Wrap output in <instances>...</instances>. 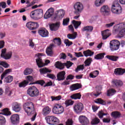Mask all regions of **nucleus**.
Segmentation results:
<instances>
[{"mask_svg": "<svg viewBox=\"0 0 125 125\" xmlns=\"http://www.w3.org/2000/svg\"><path fill=\"white\" fill-rule=\"evenodd\" d=\"M21 104L18 103H14L12 105V109L16 113H19L21 111Z\"/></svg>", "mask_w": 125, "mask_h": 125, "instance_id": "f3484780", "label": "nucleus"}, {"mask_svg": "<svg viewBox=\"0 0 125 125\" xmlns=\"http://www.w3.org/2000/svg\"><path fill=\"white\" fill-rule=\"evenodd\" d=\"M111 117H112V118H114V119H119L121 118L122 114H121V112L118 111H116L112 112L111 114Z\"/></svg>", "mask_w": 125, "mask_h": 125, "instance_id": "c756f323", "label": "nucleus"}, {"mask_svg": "<svg viewBox=\"0 0 125 125\" xmlns=\"http://www.w3.org/2000/svg\"><path fill=\"white\" fill-rule=\"evenodd\" d=\"M120 41L117 40H113L110 42V48L112 51L118 50L120 48Z\"/></svg>", "mask_w": 125, "mask_h": 125, "instance_id": "9d476101", "label": "nucleus"}, {"mask_svg": "<svg viewBox=\"0 0 125 125\" xmlns=\"http://www.w3.org/2000/svg\"><path fill=\"white\" fill-rule=\"evenodd\" d=\"M83 54L85 57H88V56H92L94 54V52L92 51L91 50L88 49L86 51L83 52Z\"/></svg>", "mask_w": 125, "mask_h": 125, "instance_id": "2f4dec72", "label": "nucleus"}, {"mask_svg": "<svg viewBox=\"0 0 125 125\" xmlns=\"http://www.w3.org/2000/svg\"><path fill=\"white\" fill-rule=\"evenodd\" d=\"M53 42L56 44L57 43L59 46L61 45V43H62V42L61 41V39H60V38H54L53 40Z\"/></svg>", "mask_w": 125, "mask_h": 125, "instance_id": "a18cd8bd", "label": "nucleus"}, {"mask_svg": "<svg viewBox=\"0 0 125 125\" xmlns=\"http://www.w3.org/2000/svg\"><path fill=\"white\" fill-rule=\"evenodd\" d=\"M106 58H107V59H109V60H111L114 62H117V61H118V59H119V57L113 55H107Z\"/></svg>", "mask_w": 125, "mask_h": 125, "instance_id": "473e14b6", "label": "nucleus"}, {"mask_svg": "<svg viewBox=\"0 0 125 125\" xmlns=\"http://www.w3.org/2000/svg\"><path fill=\"white\" fill-rule=\"evenodd\" d=\"M61 98H62V97L60 95L58 96L57 97H51V99H52L51 101H59V100H61Z\"/></svg>", "mask_w": 125, "mask_h": 125, "instance_id": "6e6d98bb", "label": "nucleus"}, {"mask_svg": "<svg viewBox=\"0 0 125 125\" xmlns=\"http://www.w3.org/2000/svg\"><path fill=\"white\" fill-rule=\"evenodd\" d=\"M104 55H106V53H99L95 55L94 56V58L95 59H96V60H100L104 58Z\"/></svg>", "mask_w": 125, "mask_h": 125, "instance_id": "f704fd0d", "label": "nucleus"}, {"mask_svg": "<svg viewBox=\"0 0 125 125\" xmlns=\"http://www.w3.org/2000/svg\"><path fill=\"white\" fill-rule=\"evenodd\" d=\"M73 7L74 9V14H79V13H82V12L83 10V5L80 2L75 3Z\"/></svg>", "mask_w": 125, "mask_h": 125, "instance_id": "1a4fd4ad", "label": "nucleus"}, {"mask_svg": "<svg viewBox=\"0 0 125 125\" xmlns=\"http://www.w3.org/2000/svg\"><path fill=\"white\" fill-rule=\"evenodd\" d=\"M109 29H106L102 32L103 40H106V39H108L110 37L111 35L110 34V32H109Z\"/></svg>", "mask_w": 125, "mask_h": 125, "instance_id": "b1692460", "label": "nucleus"}, {"mask_svg": "<svg viewBox=\"0 0 125 125\" xmlns=\"http://www.w3.org/2000/svg\"><path fill=\"white\" fill-rule=\"evenodd\" d=\"M26 26L28 29L29 30H33V21H29L27 22L26 24Z\"/></svg>", "mask_w": 125, "mask_h": 125, "instance_id": "4d7b16f0", "label": "nucleus"}, {"mask_svg": "<svg viewBox=\"0 0 125 125\" xmlns=\"http://www.w3.org/2000/svg\"><path fill=\"white\" fill-rule=\"evenodd\" d=\"M64 43L66 44V46H70V45L73 44V42H70L68 39H65L64 40Z\"/></svg>", "mask_w": 125, "mask_h": 125, "instance_id": "0e129e2a", "label": "nucleus"}, {"mask_svg": "<svg viewBox=\"0 0 125 125\" xmlns=\"http://www.w3.org/2000/svg\"><path fill=\"white\" fill-rule=\"evenodd\" d=\"M66 75V72L65 71H62L59 72L57 75V78L58 81L60 82L61 81H64L65 80V75Z\"/></svg>", "mask_w": 125, "mask_h": 125, "instance_id": "4be33fe9", "label": "nucleus"}, {"mask_svg": "<svg viewBox=\"0 0 125 125\" xmlns=\"http://www.w3.org/2000/svg\"><path fill=\"white\" fill-rule=\"evenodd\" d=\"M13 81V77L12 76L9 75L4 78V83H12Z\"/></svg>", "mask_w": 125, "mask_h": 125, "instance_id": "72a5a7b5", "label": "nucleus"}, {"mask_svg": "<svg viewBox=\"0 0 125 125\" xmlns=\"http://www.w3.org/2000/svg\"><path fill=\"white\" fill-rule=\"evenodd\" d=\"M74 64V63L71 62L70 61H67L66 62H63L64 67L66 66L67 69H69L70 67Z\"/></svg>", "mask_w": 125, "mask_h": 125, "instance_id": "603ef678", "label": "nucleus"}, {"mask_svg": "<svg viewBox=\"0 0 125 125\" xmlns=\"http://www.w3.org/2000/svg\"><path fill=\"white\" fill-rule=\"evenodd\" d=\"M111 11L115 14H121L122 13V7L119 3L118 0H115L113 2L111 6Z\"/></svg>", "mask_w": 125, "mask_h": 125, "instance_id": "39448f33", "label": "nucleus"}, {"mask_svg": "<svg viewBox=\"0 0 125 125\" xmlns=\"http://www.w3.org/2000/svg\"><path fill=\"white\" fill-rule=\"evenodd\" d=\"M80 88H82V85L79 83L73 84L70 87V89L71 91L80 89Z\"/></svg>", "mask_w": 125, "mask_h": 125, "instance_id": "393cba45", "label": "nucleus"}, {"mask_svg": "<svg viewBox=\"0 0 125 125\" xmlns=\"http://www.w3.org/2000/svg\"><path fill=\"white\" fill-rule=\"evenodd\" d=\"M73 109L76 114H80L83 110V104L82 103H76L73 106Z\"/></svg>", "mask_w": 125, "mask_h": 125, "instance_id": "9b49d317", "label": "nucleus"}, {"mask_svg": "<svg viewBox=\"0 0 125 125\" xmlns=\"http://www.w3.org/2000/svg\"><path fill=\"white\" fill-rule=\"evenodd\" d=\"M54 44L51 43L46 49V53L47 56L52 57L53 56V48Z\"/></svg>", "mask_w": 125, "mask_h": 125, "instance_id": "dca6fc26", "label": "nucleus"}, {"mask_svg": "<svg viewBox=\"0 0 125 125\" xmlns=\"http://www.w3.org/2000/svg\"><path fill=\"white\" fill-rule=\"evenodd\" d=\"M116 90L114 89H109L107 91V96H112L114 95L116 93Z\"/></svg>", "mask_w": 125, "mask_h": 125, "instance_id": "8fccbe9b", "label": "nucleus"}, {"mask_svg": "<svg viewBox=\"0 0 125 125\" xmlns=\"http://www.w3.org/2000/svg\"><path fill=\"white\" fill-rule=\"evenodd\" d=\"M103 122L105 124H109V123L111 122V118H110V116L107 117L106 118H104L103 119Z\"/></svg>", "mask_w": 125, "mask_h": 125, "instance_id": "680f3d73", "label": "nucleus"}, {"mask_svg": "<svg viewBox=\"0 0 125 125\" xmlns=\"http://www.w3.org/2000/svg\"><path fill=\"white\" fill-rule=\"evenodd\" d=\"M45 120L50 125H54L59 123V120L58 118L53 116H48L45 118Z\"/></svg>", "mask_w": 125, "mask_h": 125, "instance_id": "6e6552de", "label": "nucleus"}, {"mask_svg": "<svg viewBox=\"0 0 125 125\" xmlns=\"http://www.w3.org/2000/svg\"><path fill=\"white\" fill-rule=\"evenodd\" d=\"M5 123H6V120H5L4 117L0 115V125H5Z\"/></svg>", "mask_w": 125, "mask_h": 125, "instance_id": "5fc2aeb1", "label": "nucleus"}, {"mask_svg": "<svg viewBox=\"0 0 125 125\" xmlns=\"http://www.w3.org/2000/svg\"><path fill=\"white\" fill-rule=\"evenodd\" d=\"M79 122L83 125H89V120L84 116L81 115L79 117Z\"/></svg>", "mask_w": 125, "mask_h": 125, "instance_id": "6ab92c4d", "label": "nucleus"}, {"mask_svg": "<svg viewBox=\"0 0 125 125\" xmlns=\"http://www.w3.org/2000/svg\"><path fill=\"white\" fill-rule=\"evenodd\" d=\"M96 104H100L101 105H106V102L101 98H98L94 101Z\"/></svg>", "mask_w": 125, "mask_h": 125, "instance_id": "e433bc0d", "label": "nucleus"}, {"mask_svg": "<svg viewBox=\"0 0 125 125\" xmlns=\"http://www.w3.org/2000/svg\"><path fill=\"white\" fill-rule=\"evenodd\" d=\"M42 115L43 116H47L49 114H50L51 112V109L50 108L49 106H46L42 109Z\"/></svg>", "mask_w": 125, "mask_h": 125, "instance_id": "cd10ccee", "label": "nucleus"}, {"mask_svg": "<svg viewBox=\"0 0 125 125\" xmlns=\"http://www.w3.org/2000/svg\"><path fill=\"white\" fill-rule=\"evenodd\" d=\"M38 34L42 38H47L49 33L46 29L45 28H42L38 30Z\"/></svg>", "mask_w": 125, "mask_h": 125, "instance_id": "4468645a", "label": "nucleus"}, {"mask_svg": "<svg viewBox=\"0 0 125 125\" xmlns=\"http://www.w3.org/2000/svg\"><path fill=\"white\" fill-rule=\"evenodd\" d=\"M23 109L29 116L30 115H33L31 118V121L34 122L36 120V117H37V112H36V110H35L34 103L31 102L24 103L23 105Z\"/></svg>", "mask_w": 125, "mask_h": 125, "instance_id": "f257e3e1", "label": "nucleus"}, {"mask_svg": "<svg viewBox=\"0 0 125 125\" xmlns=\"http://www.w3.org/2000/svg\"><path fill=\"white\" fill-rule=\"evenodd\" d=\"M33 73V69L26 68L23 71V74L25 75H31Z\"/></svg>", "mask_w": 125, "mask_h": 125, "instance_id": "37998d69", "label": "nucleus"}, {"mask_svg": "<svg viewBox=\"0 0 125 125\" xmlns=\"http://www.w3.org/2000/svg\"><path fill=\"white\" fill-rule=\"evenodd\" d=\"M98 75H99V71L98 70H95L92 73L89 74L90 78H96Z\"/></svg>", "mask_w": 125, "mask_h": 125, "instance_id": "de8ad7c7", "label": "nucleus"}, {"mask_svg": "<svg viewBox=\"0 0 125 125\" xmlns=\"http://www.w3.org/2000/svg\"><path fill=\"white\" fill-rule=\"evenodd\" d=\"M36 63L39 68H42L44 66H46V65L49 64V63H50V61L46 60L45 61V63H43L42 60L41 58H38V59H36Z\"/></svg>", "mask_w": 125, "mask_h": 125, "instance_id": "f8f14e48", "label": "nucleus"}, {"mask_svg": "<svg viewBox=\"0 0 125 125\" xmlns=\"http://www.w3.org/2000/svg\"><path fill=\"white\" fill-rule=\"evenodd\" d=\"M111 83L113 87H120L123 85V82L118 80H113Z\"/></svg>", "mask_w": 125, "mask_h": 125, "instance_id": "5701e85b", "label": "nucleus"}, {"mask_svg": "<svg viewBox=\"0 0 125 125\" xmlns=\"http://www.w3.org/2000/svg\"><path fill=\"white\" fill-rule=\"evenodd\" d=\"M10 120L12 125H18L20 120V117L19 115L17 114H13L11 116Z\"/></svg>", "mask_w": 125, "mask_h": 125, "instance_id": "ddd939ff", "label": "nucleus"}, {"mask_svg": "<svg viewBox=\"0 0 125 125\" xmlns=\"http://www.w3.org/2000/svg\"><path fill=\"white\" fill-rule=\"evenodd\" d=\"M28 83L29 81L27 80H24L23 82L19 84V87H25V86H27V85H28Z\"/></svg>", "mask_w": 125, "mask_h": 125, "instance_id": "79ce46f5", "label": "nucleus"}, {"mask_svg": "<svg viewBox=\"0 0 125 125\" xmlns=\"http://www.w3.org/2000/svg\"><path fill=\"white\" fill-rule=\"evenodd\" d=\"M2 115L5 116H10L11 115V112L9 111V110L8 108H4L2 110Z\"/></svg>", "mask_w": 125, "mask_h": 125, "instance_id": "a19ab883", "label": "nucleus"}, {"mask_svg": "<svg viewBox=\"0 0 125 125\" xmlns=\"http://www.w3.org/2000/svg\"><path fill=\"white\" fill-rule=\"evenodd\" d=\"M83 32H86L87 33H91L93 31V26H84L82 29Z\"/></svg>", "mask_w": 125, "mask_h": 125, "instance_id": "7c9ffc66", "label": "nucleus"}, {"mask_svg": "<svg viewBox=\"0 0 125 125\" xmlns=\"http://www.w3.org/2000/svg\"><path fill=\"white\" fill-rule=\"evenodd\" d=\"M60 27V24L58 22L52 23L49 25L50 30L52 32H56V31L59 30Z\"/></svg>", "mask_w": 125, "mask_h": 125, "instance_id": "412c9836", "label": "nucleus"}, {"mask_svg": "<svg viewBox=\"0 0 125 125\" xmlns=\"http://www.w3.org/2000/svg\"><path fill=\"white\" fill-rule=\"evenodd\" d=\"M54 14V9H53V8H50L46 12L44 15V18L45 19H48V18H50Z\"/></svg>", "mask_w": 125, "mask_h": 125, "instance_id": "aec40b11", "label": "nucleus"}, {"mask_svg": "<svg viewBox=\"0 0 125 125\" xmlns=\"http://www.w3.org/2000/svg\"><path fill=\"white\" fill-rule=\"evenodd\" d=\"M12 57V51H10L7 53L5 54L2 58L5 60H8Z\"/></svg>", "mask_w": 125, "mask_h": 125, "instance_id": "c9c22d12", "label": "nucleus"}, {"mask_svg": "<svg viewBox=\"0 0 125 125\" xmlns=\"http://www.w3.org/2000/svg\"><path fill=\"white\" fill-rule=\"evenodd\" d=\"M82 98L81 93H74L70 96V98L74 100H79Z\"/></svg>", "mask_w": 125, "mask_h": 125, "instance_id": "bb28decb", "label": "nucleus"}, {"mask_svg": "<svg viewBox=\"0 0 125 125\" xmlns=\"http://www.w3.org/2000/svg\"><path fill=\"white\" fill-rule=\"evenodd\" d=\"M100 123V119L97 117H95L92 120L91 125H98Z\"/></svg>", "mask_w": 125, "mask_h": 125, "instance_id": "3c124183", "label": "nucleus"}, {"mask_svg": "<svg viewBox=\"0 0 125 125\" xmlns=\"http://www.w3.org/2000/svg\"><path fill=\"white\" fill-rule=\"evenodd\" d=\"M53 113L55 115H61L64 113V107L61 104H56L53 107Z\"/></svg>", "mask_w": 125, "mask_h": 125, "instance_id": "0eeeda50", "label": "nucleus"}, {"mask_svg": "<svg viewBox=\"0 0 125 125\" xmlns=\"http://www.w3.org/2000/svg\"><path fill=\"white\" fill-rule=\"evenodd\" d=\"M92 61V58H88L87 59H86L84 62L85 67L90 66Z\"/></svg>", "mask_w": 125, "mask_h": 125, "instance_id": "58836bf2", "label": "nucleus"}, {"mask_svg": "<svg viewBox=\"0 0 125 125\" xmlns=\"http://www.w3.org/2000/svg\"><path fill=\"white\" fill-rule=\"evenodd\" d=\"M0 65L3 66L4 68H8L9 67V64L4 62H0Z\"/></svg>", "mask_w": 125, "mask_h": 125, "instance_id": "e2e57ef3", "label": "nucleus"}, {"mask_svg": "<svg viewBox=\"0 0 125 125\" xmlns=\"http://www.w3.org/2000/svg\"><path fill=\"white\" fill-rule=\"evenodd\" d=\"M66 125H73V120L72 119H68L66 122Z\"/></svg>", "mask_w": 125, "mask_h": 125, "instance_id": "774afa93", "label": "nucleus"}, {"mask_svg": "<svg viewBox=\"0 0 125 125\" xmlns=\"http://www.w3.org/2000/svg\"><path fill=\"white\" fill-rule=\"evenodd\" d=\"M68 39L69 40H75L77 38V33L75 32L73 34H68L67 35Z\"/></svg>", "mask_w": 125, "mask_h": 125, "instance_id": "09e8293b", "label": "nucleus"}, {"mask_svg": "<svg viewBox=\"0 0 125 125\" xmlns=\"http://www.w3.org/2000/svg\"><path fill=\"white\" fill-rule=\"evenodd\" d=\"M100 12L104 16L108 15L110 12V8H109L108 5H104L101 7L100 9Z\"/></svg>", "mask_w": 125, "mask_h": 125, "instance_id": "a211bd4d", "label": "nucleus"}, {"mask_svg": "<svg viewBox=\"0 0 125 125\" xmlns=\"http://www.w3.org/2000/svg\"><path fill=\"white\" fill-rule=\"evenodd\" d=\"M55 67H56L57 69H59V70H63V69L65 68V66H64V62L62 63L59 61L55 62Z\"/></svg>", "mask_w": 125, "mask_h": 125, "instance_id": "a878e982", "label": "nucleus"}, {"mask_svg": "<svg viewBox=\"0 0 125 125\" xmlns=\"http://www.w3.org/2000/svg\"><path fill=\"white\" fill-rule=\"evenodd\" d=\"M96 93H94L93 95L94 96H96V97H97L100 95L101 93V90H102V86L101 85H97L96 86Z\"/></svg>", "mask_w": 125, "mask_h": 125, "instance_id": "c85d7f7f", "label": "nucleus"}, {"mask_svg": "<svg viewBox=\"0 0 125 125\" xmlns=\"http://www.w3.org/2000/svg\"><path fill=\"white\" fill-rule=\"evenodd\" d=\"M12 70L11 69H7L5 70V71L1 75V80H3L5 77V76L9 74V73H11Z\"/></svg>", "mask_w": 125, "mask_h": 125, "instance_id": "ea45409f", "label": "nucleus"}, {"mask_svg": "<svg viewBox=\"0 0 125 125\" xmlns=\"http://www.w3.org/2000/svg\"><path fill=\"white\" fill-rule=\"evenodd\" d=\"M41 75H45L47 74V78L51 79V80H55L56 79V76L53 74H50L52 72V70L47 68V67H44L41 68L39 70Z\"/></svg>", "mask_w": 125, "mask_h": 125, "instance_id": "f03ea898", "label": "nucleus"}, {"mask_svg": "<svg viewBox=\"0 0 125 125\" xmlns=\"http://www.w3.org/2000/svg\"><path fill=\"white\" fill-rule=\"evenodd\" d=\"M114 74L117 76H121V68H116L114 70Z\"/></svg>", "mask_w": 125, "mask_h": 125, "instance_id": "052dcab7", "label": "nucleus"}, {"mask_svg": "<svg viewBox=\"0 0 125 125\" xmlns=\"http://www.w3.org/2000/svg\"><path fill=\"white\" fill-rule=\"evenodd\" d=\"M40 27V25L38 22H35L33 21V30H36V29H38Z\"/></svg>", "mask_w": 125, "mask_h": 125, "instance_id": "69168bd1", "label": "nucleus"}, {"mask_svg": "<svg viewBox=\"0 0 125 125\" xmlns=\"http://www.w3.org/2000/svg\"><path fill=\"white\" fill-rule=\"evenodd\" d=\"M2 8H6V3L5 1H2L0 2V7Z\"/></svg>", "mask_w": 125, "mask_h": 125, "instance_id": "338daca9", "label": "nucleus"}, {"mask_svg": "<svg viewBox=\"0 0 125 125\" xmlns=\"http://www.w3.org/2000/svg\"><path fill=\"white\" fill-rule=\"evenodd\" d=\"M27 92L30 97H38L40 95V90L35 86L30 87L27 89Z\"/></svg>", "mask_w": 125, "mask_h": 125, "instance_id": "7ed1b4c3", "label": "nucleus"}, {"mask_svg": "<svg viewBox=\"0 0 125 125\" xmlns=\"http://www.w3.org/2000/svg\"><path fill=\"white\" fill-rule=\"evenodd\" d=\"M43 16V10L37 9L30 13V17L32 19H41Z\"/></svg>", "mask_w": 125, "mask_h": 125, "instance_id": "20e7f679", "label": "nucleus"}, {"mask_svg": "<svg viewBox=\"0 0 125 125\" xmlns=\"http://www.w3.org/2000/svg\"><path fill=\"white\" fill-rule=\"evenodd\" d=\"M45 83V82L43 80H38L36 81L35 83H31L30 84H40V85H43Z\"/></svg>", "mask_w": 125, "mask_h": 125, "instance_id": "864d4df0", "label": "nucleus"}, {"mask_svg": "<svg viewBox=\"0 0 125 125\" xmlns=\"http://www.w3.org/2000/svg\"><path fill=\"white\" fill-rule=\"evenodd\" d=\"M105 0H96L94 2L95 6L97 7L101 6V5H102V4L105 2Z\"/></svg>", "mask_w": 125, "mask_h": 125, "instance_id": "4c0bfd02", "label": "nucleus"}, {"mask_svg": "<svg viewBox=\"0 0 125 125\" xmlns=\"http://www.w3.org/2000/svg\"><path fill=\"white\" fill-rule=\"evenodd\" d=\"M72 24L74 25L75 29H78L79 28V26H81L82 22L73 20L72 21Z\"/></svg>", "mask_w": 125, "mask_h": 125, "instance_id": "49530a36", "label": "nucleus"}, {"mask_svg": "<svg viewBox=\"0 0 125 125\" xmlns=\"http://www.w3.org/2000/svg\"><path fill=\"white\" fill-rule=\"evenodd\" d=\"M69 22H70L69 18H67L65 19H63L62 21V25H63V26H67L69 24Z\"/></svg>", "mask_w": 125, "mask_h": 125, "instance_id": "bf43d9fd", "label": "nucleus"}, {"mask_svg": "<svg viewBox=\"0 0 125 125\" xmlns=\"http://www.w3.org/2000/svg\"><path fill=\"white\" fill-rule=\"evenodd\" d=\"M125 23H120L116 29H115L116 33H119L118 34V38H123L125 34Z\"/></svg>", "mask_w": 125, "mask_h": 125, "instance_id": "423d86ee", "label": "nucleus"}, {"mask_svg": "<svg viewBox=\"0 0 125 125\" xmlns=\"http://www.w3.org/2000/svg\"><path fill=\"white\" fill-rule=\"evenodd\" d=\"M55 19H62L63 17H64V15H65V11L63 10V9L59 10L56 11L55 14Z\"/></svg>", "mask_w": 125, "mask_h": 125, "instance_id": "2eb2a0df", "label": "nucleus"}, {"mask_svg": "<svg viewBox=\"0 0 125 125\" xmlns=\"http://www.w3.org/2000/svg\"><path fill=\"white\" fill-rule=\"evenodd\" d=\"M83 69H84V66H83V65H78L75 69V72H76V73H78L79 71H81V70H83Z\"/></svg>", "mask_w": 125, "mask_h": 125, "instance_id": "13d9d810", "label": "nucleus"}, {"mask_svg": "<svg viewBox=\"0 0 125 125\" xmlns=\"http://www.w3.org/2000/svg\"><path fill=\"white\" fill-rule=\"evenodd\" d=\"M74 102L71 99L67 100L65 101L64 102V104L66 107H68L69 106H72V105L74 104Z\"/></svg>", "mask_w": 125, "mask_h": 125, "instance_id": "c03bdc74", "label": "nucleus"}]
</instances>
